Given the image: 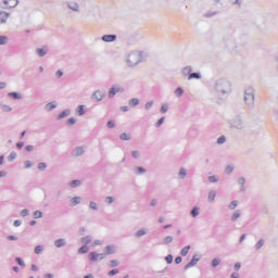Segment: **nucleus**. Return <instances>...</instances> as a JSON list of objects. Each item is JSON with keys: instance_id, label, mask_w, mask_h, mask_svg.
I'll list each match as a JSON object with an SVG mask.
<instances>
[{"instance_id": "nucleus-22", "label": "nucleus", "mask_w": 278, "mask_h": 278, "mask_svg": "<svg viewBox=\"0 0 278 278\" xmlns=\"http://www.w3.org/2000/svg\"><path fill=\"white\" fill-rule=\"evenodd\" d=\"M0 110L1 112H4V114H10V112H14V108H12V105L1 103V102H0Z\"/></svg>"}, {"instance_id": "nucleus-63", "label": "nucleus", "mask_w": 278, "mask_h": 278, "mask_svg": "<svg viewBox=\"0 0 278 278\" xmlns=\"http://www.w3.org/2000/svg\"><path fill=\"white\" fill-rule=\"evenodd\" d=\"M0 45H8V37L7 36H0Z\"/></svg>"}, {"instance_id": "nucleus-16", "label": "nucleus", "mask_w": 278, "mask_h": 278, "mask_svg": "<svg viewBox=\"0 0 278 278\" xmlns=\"http://www.w3.org/2000/svg\"><path fill=\"white\" fill-rule=\"evenodd\" d=\"M135 238H144V236H149V228L142 227L139 228L135 233Z\"/></svg>"}, {"instance_id": "nucleus-15", "label": "nucleus", "mask_w": 278, "mask_h": 278, "mask_svg": "<svg viewBox=\"0 0 278 278\" xmlns=\"http://www.w3.org/2000/svg\"><path fill=\"white\" fill-rule=\"evenodd\" d=\"M71 114H72L71 109H65L56 115V121H64V118H68Z\"/></svg>"}, {"instance_id": "nucleus-2", "label": "nucleus", "mask_w": 278, "mask_h": 278, "mask_svg": "<svg viewBox=\"0 0 278 278\" xmlns=\"http://www.w3.org/2000/svg\"><path fill=\"white\" fill-rule=\"evenodd\" d=\"M144 51L142 50H134L126 56V66L128 68H136L139 64H142L144 60Z\"/></svg>"}, {"instance_id": "nucleus-42", "label": "nucleus", "mask_w": 278, "mask_h": 278, "mask_svg": "<svg viewBox=\"0 0 278 278\" xmlns=\"http://www.w3.org/2000/svg\"><path fill=\"white\" fill-rule=\"evenodd\" d=\"M212 268H218V266H220V258L215 257L212 260L211 262Z\"/></svg>"}, {"instance_id": "nucleus-44", "label": "nucleus", "mask_w": 278, "mask_h": 278, "mask_svg": "<svg viewBox=\"0 0 278 278\" xmlns=\"http://www.w3.org/2000/svg\"><path fill=\"white\" fill-rule=\"evenodd\" d=\"M201 73H191L189 76H188V80H192V79H201Z\"/></svg>"}, {"instance_id": "nucleus-7", "label": "nucleus", "mask_w": 278, "mask_h": 278, "mask_svg": "<svg viewBox=\"0 0 278 278\" xmlns=\"http://www.w3.org/2000/svg\"><path fill=\"white\" fill-rule=\"evenodd\" d=\"M18 5V0H2L0 3V8L2 10H10L12 8H16Z\"/></svg>"}, {"instance_id": "nucleus-52", "label": "nucleus", "mask_w": 278, "mask_h": 278, "mask_svg": "<svg viewBox=\"0 0 278 278\" xmlns=\"http://www.w3.org/2000/svg\"><path fill=\"white\" fill-rule=\"evenodd\" d=\"M121 262L118 260H112L110 261L111 268H116V266H119Z\"/></svg>"}, {"instance_id": "nucleus-57", "label": "nucleus", "mask_w": 278, "mask_h": 278, "mask_svg": "<svg viewBox=\"0 0 278 278\" xmlns=\"http://www.w3.org/2000/svg\"><path fill=\"white\" fill-rule=\"evenodd\" d=\"M210 184H216L218 182V176H208Z\"/></svg>"}, {"instance_id": "nucleus-10", "label": "nucleus", "mask_w": 278, "mask_h": 278, "mask_svg": "<svg viewBox=\"0 0 278 278\" xmlns=\"http://www.w3.org/2000/svg\"><path fill=\"white\" fill-rule=\"evenodd\" d=\"M230 125L235 127V129H242L244 127V122H242V117L235 116L230 119Z\"/></svg>"}, {"instance_id": "nucleus-6", "label": "nucleus", "mask_w": 278, "mask_h": 278, "mask_svg": "<svg viewBox=\"0 0 278 278\" xmlns=\"http://www.w3.org/2000/svg\"><path fill=\"white\" fill-rule=\"evenodd\" d=\"M199 262H201V254L195 253L193 254L191 261L185 265L184 269L188 270L190 268H193V266H197Z\"/></svg>"}, {"instance_id": "nucleus-27", "label": "nucleus", "mask_w": 278, "mask_h": 278, "mask_svg": "<svg viewBox=\"0 0 278 278\" xmlns=\"http://www.w3.org/2000/svg\"><path fill=\"white\" fill-rule=\"evenodd\" d=\"M8 97H9L10 99H14L15 101H21V99H23V94L20 93V92H15V91L9 92V93H8Z\"/></svg>"}, {"instance_id": "nucleus-40", "label": "nucleus", "mask_w": 278, "mask_h": 278, "mask_svg": "<svg viewBox=\"0 0 278 278\" xmlns=\"http://www.w3.org/2000/svg\"><path fill=\"white\" fill-rule=\"evenodd\" d=\"M238 205H240V202L238 200H233L228 204V210L233 211Z\"/></svg>"}, {"instance_id": "nucleus-29", "label": "nucleus", "mask_w": 278, "mask_h": 278, "mask_svg": "<svg viewBox=\"0 0 278 278\" xmlns=\"http://www.w3.org/2000/svg\"><path fill=\"white\" fill-rule=\"evenodd\" d=\"M216 190L212 189L208 191V194H207V201L208 203H214V201H216Z\"/></svg>"}, {"instance_id": "nucleus-24", "label": "nucleus", "mask_w": 278, "mask_h": 278, "mask_svg": "<svg viewBox=\"0 0 278 278\" xmlns=\"http://www.w3.org/2000/svg\"><path fill=\"white\" fill-rule=\"evenodd\" d=\"M36 55H38V58H45V55H47V53H49V49H47V47L43 48H38L35 50Z\"/></svg>"}, {"instance_id": "nucleus-53", "label": "nucleus", "mask_w": 278, "mask_h": 278, "mask_svg": "<svg viewBox=\"0 0 278 278\" xmlns=\"http://www.w3.org/2000/svg\"><path fill=\"white\" fill-rule=\"evenodd\" d=\"M20 216H22V218H25L26 216H29V210L24 208L20 212Z\"/></svg>"}, {"instance_id": "nucleus-9", "label": "nucleus", "mask_w": 278, "mask_h": 278, "mask_svg": "<svg viewBox=\"0 0 278 278\" xmlns=\"http://www.w3.org/2000/svg\"><path fill=\"white\" fill-rule=\"evenodd\" d=\"M92 101H97V103L103 101L105 99V91L98 89L91 94Z\"/></svg>"}, {"instance_id": "nucleus-35", "label": "nucleus", "mask_w": 278, "mask_h": 278, "mask_svg": "<svg viewBox=\"0 0 278 278\" xmlns=\"http://www.w3.org/2000/svg\"><path fill=\"white\" fill-rule=\"evenodd\" d=\"M90 251V245H83L78 249L77 253L78 255H86Z\"/></svg>"}, {"instance_id": "nucleus-45", "label": "nucleus", "mask_w": 278, "mask_h": 278, "mask_svg": "<svg viewBox=\"0 0 278 278\" xmlns=\"http://www.w3.org/2000/svg\"><path fill=\"white\" fill-rule=\"evenodd\" d=\"M66 125L68 127H73V125H77V118L75 117H70L67 121H66Z\"/></svg>"}, {"instance_id": "nucleus-41", "label": "nucleus", "mask_w": 278, "mask_h": 278, "mask_svg": "<svg viewBox=\"0 0 278 278\" xmlns=\"http://www.w3.org/2000/svg\"><path fill=\"white\" fill-rule=\"evenodd\" d=\"M42 251H45V245H36L35 249H34L35 255L42 254Z\"/></svg>"}, {"instance_id": "nucleus-33", "label": "nucleus", "mask_w": 278, "mask_h": 278, "mask_svg": "<svg viewBox=\"0 0 278 278\" xmlns=\"http://www.w3.org/2000/svg\"><path fill=\"white\" fill-rule=\"evenodd\" d=\"M191 74H192V66H186L181 71V75H184V77H190Z\"/></svg>"}, {"instance_id": "nucleus-54", "label": "nucleus", "mask_w": 278, "mask_h": 278, "mask_svg": "<svg viewBox=\"0 0 278 278\" xmlns=\"http://www.w3.org/2000/svg\"><path fill=\"white\" fill-rule=\"evenodd\" d=\"M33 216L34 218H42V211H39V210L35 211L33 213Z\"/></svg>"}, {"instance_id": "nucleus-30", "label": "nucleus", "mask_w": 278, "mask_h": 278, "mask_svg": "<svg viewBox=\"0 0 278 278\" xmlns=\"http://www.w3.org/2000/svg\"><path fill=\"white\" fill-rule=\"evenodd\" d=\"M102 40L103 42H116V35H104Z\"/></svg>"}, {"instance_id": "nucleus-3", "label": "nucleus", "mask_w": 278, "mask_h": 278, "mask_svg": "<svg viewBox=\"0 0 278 278\" xmlns=\"http://www.w3.org/2000/svg\"><path fill=\"white\" fill-rule=\"evenodd\" d=\"M243 103L248 110L255 109V89L252 86H247L243 89Z\"/></svg>"}, {"instance_id": "nucleus-25", "label": "nucleus", "mask_w": 278, "mask_h": 278, "mask_svg": "<svg viewBox=\"0 0 278 278\" xmlns=\"http://www.w3.org/2000/svg\"><path fill=\"white\" fill-rule=\"evenodd\" d=\"M80 243L85 247H88V244H92V236L88 235L83 238H80Z\"/></svg>"}, {"instance_id": "nucleus-59", "label": "nucleus", "mask_w": 278, "mask_h": 278, "mask_svg": "<svg viewBox=\"0 0 278 278\" xmlns=\"http://www.w3.org/2000/svg\"><path fill=\"white\" fill-rule=\"evenodd\" d=\"M15 262L18 264V266H22V268H25V262L21 257H16Z\"/></svg>"}, {"instance_id": "nucleus-4", "label": "nucleus", "mask_w": 278, "mask_h": 278, "mask_svg": "<svg viewBox=\"0 0 278 278\" xmlns=\"http://www.w3.org/2000/svg\"><path fill=\"white\" fill-rule=\"evenodd\" d=\"M125 92V87L115 84L109 89V99H114L116 94Z\"/></svg>"}, {"instance_id": "nucleus-26", "label": "nucleus", "mask_w": 278, "mask_h": 278, "mask_svg": "<svg viewBox=\"0 0 278 278\" xmlns=\"http://www.w3.org/2000/svg\"><path fill=\"white\" fill-rule=\"evenodd\" d=\"M88 208L90 210V212H99V203L91 200L88 203Z\"/></svg>"}, {"instance_id": "nucleus-1", "label": "nucleus", "mask_w": 278, "mask_h": 278, "mask_svg": "<svg viewBox=\"0 0 278 278\" xmlns=\"http://www.w3.org/2000/svg\"><path fill=\"white\" fill-rule=\"evenodd\" d=\"M231 81L227 78H219L215 81L214 90L217 97H227V94H231Z\"/></svg>"}, {"instance_id": "nucleus-36", "label": "nucleus", "mask_w": 278, "mask_h": 278, "mask_svg": "<svg viewBox=\"0 0 278 278\" xmlns=\"http://www.w3.org/2000/svg\"><path fill=\"white\" fill-rule=\"evenodd\" d=\"M135 175H144L147 173V169L142 166H136L134 167Z\"/></svg>"}, {"instance_id": "nucleus-8", "label": "nucleus", "mask_w": 278, "mask_h": 278, "mask_svg": "<svg viewBox=\"0 0 278 278\" xmlns=\"http://www.w3.org/2000/svg\"><path fill=\"white\" fill-rule=\"evenodd\" d=\"M86 153V147L85 146H78L74 148L71 152L72 157H81Z\"/></svg>"}, {"instance_id": "nucleus-5", "label": "nucleus", "mask_w": 278, "mask_h": 278, "mask_svg": "<svg viewBox=\"0 0 278 278\" xmlns=\"http://www.w3.org/2000/svg\"><path fill=\"white\" fill-rule=\"evenodd\" d=\"M89 262L97 263V262H103L105 260L104 253H99L97 251L89 252L88 254Z\"/></svg>"}, {"instance_id": "nucleus-49", "label": "nucleus", "mask_w": 278, "mask_h": 278, "mask_svg": "<svg viewBox=\"0 0 278 278\" xmlns=\"http://www.w3.org/2000/svg\"><path fill=\"white\" fill-rule=\"evenodd\" d=\"M233 169H235L233 165H227L225 167V174L226 175H231V173H233Z\"/></svg>"}, {"instance_id": "nucleus-64", "label": "nucleus", "mask_w": 278, "mask_h": 278, "mask_svg": "<svg viewBox=\"0 0 278 278\" xmlns=\"http://www.w3.org/2000/svg\"><path fill=\"white\" fill-rule=\"evenodd\" d=\"M165 262H167V264H173V254L167 255Z\"/></svg>"}, {"instance_id": "nucleus-58", "label": "nucleus", "mask_w": 278, "mask_h": 278, "mask_svg": "<svg viewBox=\"0 0 278 278\" xmlns=\"http://www.w3.org/2000/svg\"><path fill=\"white\" fill-rule=\"evenodd\" d=\"M225 142H227V138L225 136H220L217 139V144H225Z\"/></svg>"}, {"instance_id": "nucleus-13", "label": "nucleus", "mask_w": 278, "mask_h": 278, "mask_svg": "<svg viewBox=\"0 0 278 278\" xmlns=\"http://www.w3.org/2000/svg\"><path fill=\"white\" fill-rule=\"evenodd\" d=\"M53 244L55 249H64L65 247H67L68 241L66 240V238H59L54 240Z\"/></svg>"}, {"instance_id": "nucleus-60", "label": "nucleus", "mask_w": 278, "mask_h": 278, "mask_svg": "<svg viewBox=\"0 0 278 278\" xmlns=\"http://www.w3.org/2000/svg\"><path fill=\"white\" fill-rule=\"evenodd\" d=\"M31 166H34L31 161H24V168H31Z\"/></svg>"}, {"instance_id": "nucleus-61", "label": "nucleus", "mask_w": 278, "mask_h": 278, "mask_svg": "<svg viewBox=\"0 0 278 278\" xmlns=\"http://www.w3.org/2000/svg\"><path fill=\"white\" fill-rule=\"evenodd\" d=\"M151 108H153V100H150L146 103L144 110H151Z\"/></svg>"}, {"instance_id": "nucleus-48", "label": "nucleus", "mask_w": 278, "mask_h": 278, "mask_svg": "<svg viewBox=\"0 0 278 278\" xmlns=\"http://www.w3.org/2000/svg\"><path fill=\"white\" fill-rule=\"evenodd\" d=\"M119 138L124 141H129V140H131V135H129L127 132H123L119 135Z\"/></svg>"}, {"instance_id": "nucleus-50", "label": "nucleus", "mask_w": 278, "mask_h": 278, "mask_svg": "<svg viewBox=\"0 0 278 278\" xmlns=\"http://www.w3.org/2000/svg\"><path fill=\"white\" fill-rule=\"evenodd\" d=\"M16 152H11L7 157L8 162H14V160H16Z\"/></svg>"}, {"instance_id": "nucleus-19", "label": "nucleus", "mask_w": 278, "mask_h": 278, "mask_svg": "<svg viewBox=\"0 0 278 278\" xmlns=\"http://www.w3.org/2000/svg\"><path fill=\"white\" fill-rule=\"evenodd\" d=\"M43 110L46 112H53V110H58V101H51V102H48Z\"/></svg>"}, {"instance_id": "nucleus-31", "label": "nucleus", "mask_w": 278, "mask_h": 278, "mask_svg": "<svg viewBox=\"0 0 278 278\" xmlns=\"http://www.w3.org/2000/svg\"><path fill=\"white\" fill-rule=\"evenodd\" d=\"M201 214V207L199 206H193L192 210L190 211V216L191 218H197Z\"/></svg>"}, {"instance_id": "nucleus-32", "label": "nucleus", "mask_w": 278, "mask_h": 278, "mask_svg": "<svg viewBox=\"0 0 278 278\" xmlns=\"http://www.w3.org/2000/svg\"><path fill=\"white\" fill-rule=\"evenodd\" d=\"M266 240H264V238H261L257 240V242L254 244V251H260V249H262V247H264Z\"/></svg>"}, {"instance_id": "nucleus-20", "label": "nucleus", "mask_w": 278, "mask_h": 278, "mask_svg": "<svg viewBox=\"0 0 278 278\" xmlns=\"http://www.w3.org/2000/svg\"><path fill=\"white\" fill-rule=\"evenodd\" d=\"M237 182H238L240 192H247V187H245L247 178H244V177H239V178L237 179Z\"/></svg>"}, {"instance_id": "nucleus-21", "label": "nucleus", "mask_w": 278, "mask_h": 278, "mask_svg": "<svg viewBox=\"0 0 278 278\" xmlns=\"http://www.w3.org/2000/svg\"><path fill=\"white\" fill-rule=\"evenodd\" d=\"M10 18V13L5 11H0V25H5Z\"/></svg>"}, {"instance_id": "nucleus-23", "label": "nucleus", "mask_w": 278, "mask_h": 278, "mask_svg": "<svg viewBox=\"0 0 278 278\" xmlns=\"http://www.w3.org/2000/svg\"><path fill=\"white\" fill-rule=\"evenodd\" d=\"M239 218H242V211H241V210L235 211V212L231 214V216H230L231 223H236L237 220H239Z\"/></svg>"}, {"instance_id": "nucleus-56", "label": "nucleus", "mask_w": 278, "mask_h": 278, "mask_svg": "<svg viewBox=\"0 0 278 278\" xmlns=\"http://www.w3.org/2000/svg\"><path fill=\"white\" fill-rule=\"evenodd\" d=\"M37 168L39 170H47V163H43V162L38 163Z\"/></svg>"}, {"instance_id": "nucleus-12", "label": "nucleus", "mask_w": 278, "mask_h": 278, "mask_svg": "<svg viewBox=\"0 0 278 278\" xmlns=\"http://www.w3.org/2000/svg\"><path fill=\"white\" fill-rule=\"evenodd\" d=\"M66 7L68 8V10H72V12L79 13L81 11V7L77 1H67Z\"/></svg>"}, {"instance_id": "nucleus-18", "label": "nucleus", "mask_w": 278, "mask_h": 278, "mask_svg": "<svg viewBox=\"0 0 278 278\" xmlns=\"http://www.w3.org/2000/svg\"><path fill=\"white\" fill-rule=\"evenodd\" d=\"M177 177L178 179H180V181H184V179L188 177V168L186 167L178 168Z\"/></svg>"}, {"instance_id": "nucleus-17", "label": "nucleus", "mask_w": 278, "mask_h": 278, "mask_svg": "<svg viewBox=\"0 0 278 278\" xmlns=\"http://www.w3.org/2000/svg\"><path fill=\"white\" fill-rule=\"evenodd\" d=\"M104 255L108 257V255H115L116 253V247L114 244H109L104 248Z\"/></svg>"}, {"instance_id": "nucleus-38", "label": "nucleus", "mask_w": 278, "mask_h": 278, "mask_svg": "<svg viewBox=\"0 0 278 278\" xmlns=\"http://www.w3.org/2000/svg\"><path fill=\"white\" fill-rule=\"evenodd\" d=\"M96 247H103V240L96 239V240L91 241V249H96Z\"/></svg>"}, {"instance_id": "nucleus-34", "label": "nucleus", "mask_w": 278, "mask_h": 278, "mask_svg": "<svg viewBox=\"0 0 278 278\" xmlns=\"http://www.w3.org/2000/svg\"><path fill=\"white\" fill-rule=\"evenodd\" d=\"M80 186H81V180L79 179H75L68 182V187L73 189L79 188Z\"/></svg>"}, {"instance_id": "nucleus-62", "label": "nucleus", "mask_w": 278, "mask_h": 278, "mask_svg": "<svg viewBox=\"0 0 278 278\" xmlns=\"http://www.w3.org/2000/svg\"><path fill=\"white\" fill-rule=\"evenodd\" d=\"M119 270L118 269H112L108 273L109 277H114V275H118Z\"/></svg>"}, {"instance_id": "nucleus-11", "label": "nucleus", "mask_w": 278, "mask_h": 278, "mask_svg": "<svg viewBox=\"0 0 278 278\" xmlns=\"http://www.w3.org/2000/svg\"><path fill=\"white\" fill-rule=\"evenodd\" d=\"M81 203H84V198L79 195L72 197L68 200L70 207H77V205H81Z\"/></svg>"}, {"instance_id": "nucleus-43", "label": "nucleus", "mask_w": 278, "mask_h": 278, "mask_svg": "<svg viewBox=\"0 0 278 278\" xmlns=\"http://www.w3.org/2000/svg\"><path fill=\"white\" fill-rule=\"evenodd\" d=\"M130 155H131V157H134V160H140V157L142 156V154L138 150L131 151Z\"/></svg>"}, {"instance_id": "nucleus-47", "label": "nucleus", "mask_w": 278, "mask_h": 278, "mask_svg": "<svg viewBox=\"0 0 278 278\" xmlns=\"http://www.w3.org/2000/svg\"><path fill=\"white\" fill-rule=\"evenodd\" d=\"M114 201H116V199H115L114 197H112V195H109V197H106V198L104 199V203H105L106 205H112V203H114Z\"/></svg>"}, {"instance_id": "nucleus-55", "label": "nucleus", "mask_w": 278, "mask_h": 278, "mask_svg": "<svg viewBox=\"0 0 278 278\" xmlns=\"http://www.w3.org/2000/svg\"><path fill=\"white\" fill-rule=\"evenodd\" d=\"M160 112L161 114H166L168 112V104H162Z\"/></svg>"}, {"instance_id": "nucleus-51", "label": "nucleus", "mask_w": 278, "mask_h": 278, "mask_svg": "<svg viewBox=\"0 0 278 278\" xmlns=\"http://www.w3.org/2000/svg\"><path fill=\"white\" fill-rule=\"evenodd\" d=\"M173 242V236H166L163 239V244H170Z\"/></svg>"}, {"instance_id": "nucleus-46", "label": "nucleus", "mask_w": 278, "mask_h": 278, "mask_svg": "<svg viewBox=\"0 0 278 278\" xmlns=\"http://www.w3.org/2000/svg\"><path fill=\"white\" fill-rule=\"evenodd\" d=\"M191 247L190 245H186L185 248H182V250L180 251V255H182V257H186V255H188V253L190 252Z\"/></svg>"}, {"instance_id": "nucleus-39", "label": "nucleus", "mask_w": 278, "mask_h": 278, "mask_svg": "<svg viewBox=\"0 0 278 278\" xmlns=\"http://www.w3.org/2000/svg\"><path fill=\"white\" fill-rule=\"evenodd\" d=\"M184 88H181V87H178V88H176L175 89V91H174V94H175V97H177L178 99H181V97H184Z\"/></svg>"}, {"instance_id": "nucleus-37", "label": "nucleus", "mask_w": 278, "mask_h": 278, "mask_svg": "<svg viewBox=\"0 0 278 278\" xmlns=\"http://www.w3.org/2000/svg\"><path fill=\"white\" fill-rule=\"evenodd\" d=\"M128 104L130 108H137V105H140V100L138 98H132L128 101Z\"/></svg>"}, {"instance_id": "nucleus-14", "label": "nucleus", "mask_w": 278, "mask_h": 278, "mask_svg": "<svg viewBox=\"0 0 278 278\" xmlns=\"http://www.w3.org/2000/svg\"><path fill=\"white\" fill-rule=\"evenodd\" d=\"M88 112V106H86V104H79L76 109H75V114L76 116H85V114Z\"/></svg>"}, {"instance_id": "nucleus-28", "label": "nucleus", "mask_w": 278, "mask_h": 278, "mask_svg": "<svg viewBox=\"0 0 278 278\" xmlns=\"http://www.w3.org/2000/svg\"><path fill=\"white\" fill-rule=\"evenodd\" d=\"M232 8H242L244 5V0H228Z\"/></svg>"}]
</instances>
